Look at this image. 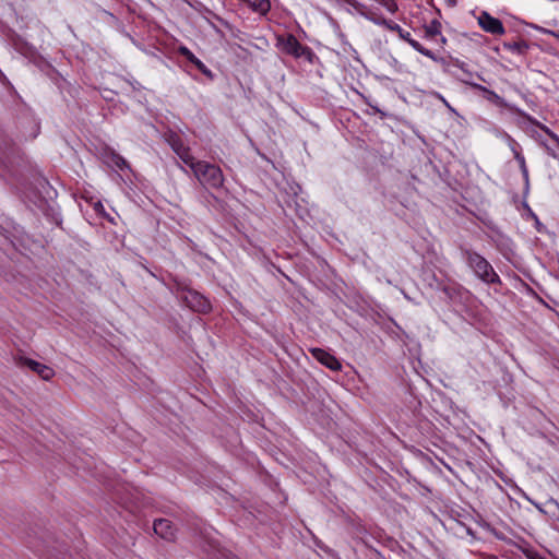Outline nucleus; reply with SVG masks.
Here are the masks:
<instances>
[{
    "label": "nucleus",
    "instance_id": "f257e3e1",
    "mask_svg": "<svg viewBox=\"0 0 559 559\" xmlns=\"http://www.w3.org/2000/svg\"><path fill=\"white\" fill-rule=\"evenodd\" d=\"M190 169L203 187L217 189L224 183L223 171L216 165L204 160H195Z\"/></svg>",
    "mask_w": 559,
    "mask_h": 559
},
{
    "label": "nucleus",
    "instance_id": "f03ea898",
    "mask_svg": "<svg viewBox=\"0 0 559 559\" xmlns=\"http://www.w3.org/2000/svg\"><path fill=\"white\" fill-rule=\"evenodd\" d=\"M467 262L475 275L485 283L493 284L500 282V278L491 264L480 254L469 252L467 254Z\"/></svg>",
    "mask_w": 559,
    "mask_h": 559
},
{
    "label": "nucleus",
    "instance_id": "7ed1b4c3",
    "mask_svg": "<svg viewBox=\"0 0 559 559\" xmlns=\"http://www.w3.org/2000/svg\"><path fill=\"white\" fill-rule=\"evenodd\" d=\"M177 297L193 311L206 312L211 309L210 301L203 295L190 288H178Z\"/></svg>",
    "mask_w": 559,
    "mask_h": 559
},
{
    "label": "nucleus",
    "instance_id": "20e7f679",
    "mask_svg": "<svg viewBox=\"0 0 559 559\" xmlns=\"http://www.w3.org/2000/svg\"><path fill=\"white\" fill-rule=\"evenodd\" d=\"M473 16L476 19L478 26L486 33L491 35L501 36L506 33L502 22L493 17L487 11H472Z\"/></svg>",
    "mask_w": 559,
    "mask_h": 559
},
{
    "label": "nucleus",
    "instance_id": "39448f33",
    "mask_svg": "<svg viewBox=\"0 0 559 559\" xmlns=\"http://www.w3.org/2000/svg\"><path fill=\"white\" fill-rule=\"evenodd\" d=\"M281 46L285 52L296 58H306L310 60L313 55L310 48L302 46L293 35H288L286 38L282 39Z\"/></svg>",
    "mask_w": 559,
    "mask_h": 559
},
{
    "label": "nucleus",
    "instance_id": "423d86ee",
    "mask_svg": "<svg viewBox=\"0 0 559 559\" xmlns=\"http://www.w3.org/2000/svg\"><path fill=\"white\" fill-rule=\"evenodd\" d=\"M22 365L32 371L36 372L43 380L49 381L55 377V370L45 364L36 361L31 358H23Z\"/></svg>",
    "mask_w": 559,
    "mask_h": 559
},
{
    "label": "nucleus",
    "instance_id": "0eeeda50",
    "mask_svg": "<svg viewBox=\"0 0 559 559\" xmlns=\"http://www.w3.org/2000/svg\"><path fill=\"white\" fill-rule=\"evenodd\" d=\"M154 533L165 540H174L176 537V527L170 520L159 519L154 521Z\"/></svg>",
    "mask_w": 559,
    "mask_h": 559
},
{
    "label": "nucleus",
    "instance_id": "6e6552de",
    "mask_svg": "<svg viewBox=\"0 0 559 559\" xmlns=\"http://www.w3.org/2000/svg\"><path fill=\"white\" fill-rule=\"evenodd\" d=\"M313 358H316L319 362L324 365L326 368L337 371L342 368L341 362L334 357L332 354L328 353L322 348H311L310 349Z\"/></svg>",
    "mask_w": 559,
    "mask_h": 559
},
{
    "label": "nucleus",
    "instance_id": "1a4fd4ad",
    "mask_svg": "<svg viewBox=\"0 0 559 559\" xmlns=\"http://www.w3.org/2000/svg\"><path fill=\"white\" fill-rule=\"evenodd\" d=\"M170 145L178 157L189 167H191L197 160L191 154L190 148L186 146L179 138L170 140Z\"/></svg>",
    "mask_w": 559,
    "mask_h": 559
},
{
    "label": "nucleus",
    "instance_id": "9d476101",
    "mask_svg": "<svg viewBox=\"0 0 559 559\" xmlns=\"http://www.w3.org/2000/svg\"><path fill=\"white\" fill-rule=\"evenodd\" d=\"M399 37L408 43L419 53L435 60V55L429 49L425 48L419 41L412 38L411 33L403 28L397 33Z\"/></svg>",
    "mask_w": 559,
    "mask_h": 559
},
{
    "label": "nucleus",
    "instance_id": "9b49d317",
    "mask_svg": "<svg viewBox=\"0 0 559 559\" xmlns=\"http://www.w3.org/2000/svg\"><path fill=\"white\" fill-rule=\"evenodd\" d=\"M345 2L353 8V10L365 19L368 16L371 11L366 4L357 1V0H345Z\"/></svg>",
    "mask_w": 559,
    "mask_h": 559
},
{
    "label": "nucleus",
    "instance_id": "f8f14e48",
    "mask_svg": "<svg viewBox=\"0 0 559 559\" xmlns=\"http://www.w3.org/2000/svg\"><path fill=\"white\" fill-rule=\"evenodd\" d=\"M367 20H369L370 22H372L373 24L376 25H379V26H383V27H386L388 23L390 20H386L378 14H376L374 12L370 11L368 16L366 17Z\"/></svg>",
    "mask_w": 559,
    "mask_h": 559
},
{
    "label": "nucleus",
    "instance_id": "ddd939ff",
    "mask_svg": "<svg viewBox=\"0 0 559 559\" xmlns=\"http://www.w3.org/2000/svg\"><path fill=\"white\" fill-rule=\"evenodd\" d=\"M440 34V23L437 21L431 22V24L426 28V35L429 37L436 36Z\"/></svg>",
    "mask_w": 559,
    "mask_h": 559
},
{
    "label": "nucleus",
    "instance_id": "4468645a",
    "mask_svg": "<svg viewBox=\"0 0 559 559\" xmlns=\"http://www.w3.org/2000/svg\"><path fill=\"white\" fill-rule=\"evenodd\" d=\"M112 164L121 170L124 168H128V164H127L126 159L119 155L112 156Z\"/></svg>",
    "mask_w": 559,
    "mask_h": 559
},
{
    "label": "nucleus",
    "instance_id": "2eb2a0df",
    "mask_svg": "<svg viewBox=\"0 0 559 559\" xmlns=\"http://www.w3.org/2000/svg\"><path fill=\"white\" fill-rule=\"evenodd\" d=\"M191 62L194 63L197 66V68L199 70H201L204 74H206V75L211 74L210 70L205 67V64L201 60H199L195 56H194V61H191Z\"/></svg>",
    "mask_w": 559,
    "mask_h": 559
},
{
    "label": "nucleus",
    "instance_id": "dca6fc26",
    "mask_svg": "<svg viewBox=\"0 0 559 559\" xmlns=\"http://www.w3.org/2000/svg\"><path fill=\"white\" fill-rule=\"evenodd\" d=\"M390 64L399 72L403 71L404 66L394 57H391Z\"/></svg>",
    "mask_w": 559,
    "mask_h": 559
},
{
    "label": "nucleus",
    "instance_id": "f3484780",
    "mask_svg": "<svg viewBox=\"0 0 559 559\" xmlns=\"http://www.w3.org/2000/svg\"><path fill=\"white\" fill-rule=\"evenodd\" d=\"M385 28L389 31H392V32H396V33H399L402 29V27L399 24H396L395 22H393L391 20L389 21Z\"/></svg>",
    "mask_w": 559,
    "mask_h": 559
},
{
    "label": "nucleus",
    "instance_id": "a211bd4d",
    "mask_svg": "<svg viewBox=\"0 0 559 559\" xmlns=\"http://www.w3.org/2000/svg\"><path fill=\"white\" fill-rule=\"evenodd\" d=\"M543 130L554 140L555 143L559 146V136L551 132L547 127H543Z\"/></svg>",
    "mask_w": 559,
    "mask_h": 559
},
{
    "label": "nucleus",
    "instance_id": "6ab92c4d",
    "mask_svg": "<svg viewBox=\"0 0 559 559\" xmlns=\"http://www.w3.org/2000/svg\"><path fill=\"white\" fill-rule=\"evenodd\" d=\"M94 210H95L98 214H100V215H103V216H106L105 207H104V205L102 204V202H99V201H98V202H96V203L94 204Z\"/></svg>",
    "mask_w": 559,
    "mask_h": 559
},
{
    "label": "nucleus",
    "instance_id": "aec40b11",
    "mask_svg": "<svg viewBox=\"0 0 559 559\" xmlns=\"http://www.w3.org/2000/svg\"><path fill=\"white\" fill-rule=\"evenodd\" d=\"M182 55H185L190 61H194V55L188 48H181Z\"/></svg>",
    "mask_w": 559,
    "mask_h": 559
},
{
    "label": "nucleus",
    "instance_id": "412c9836",
    "mask_svg": "<svg viewBox=\"0 0 559 559\" xmlns=\"http://www.w3.org/2000/svg\"><path fill=\"white\" fill-rule=\"evenodd\" d=\"M479 88H481L483 91L487 92L488 93V99H499V96L495 93V92H491V91H487L485 87L483 86H479Z\"/></svg>",
    "mask_w": 559,
    "mask_h": 559
},
{
    "label": "nucleus",
    "instance_id": "4be33fe9",
    "mask_svg": "<svg viewBox=\"0 0 559 559\" xmlns=\"http://www.w3.org/2000/svg\"><path fill=\"white\" fill-rule=\"evenodd\" d=\"M515 158L520 162V164H521V166H522L523 170L526 173V170H525V159H524V157L516 153V154H515Z\"/></svg>",
    "mask_w": 559,
    "mask_h": 559
},
{
    "label": "nucleus",
    "instance_id": "5701e85b",
    "mask_svg": "<svg viewBox=\"0 0 559 559\" xmlns=\"http://www.w3.org/2000/svg\"><path fill=\"white\" fill-rule=\"evenodd\" d=\"M537 31L542 32V33H545V34H550V35H554V36H558L555 32L552 31H549V29H546V28H543V27H539V26H536L535 27Z\"/></svg>",
    "mask_w": 559,
    "mask_h": 559
},
{
    "label": "nucleus",
    "instance_id": "b1692460",
    "mask_svg": "<svg viewBox=\"0 0 559 559\" xmlns=\"http://www.w3.org/2000/svg\"><path fill=\"white\" fill-rule=\"evenodd\" d=\"M533 216H534V218H535V223H536V228H537V230H538V231H542V224H540V222L538 221V218H537L535 215H533Z\"/></svg>",
    "mask_w": 559,
    "mask_h": 559
}]
</instances>
